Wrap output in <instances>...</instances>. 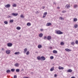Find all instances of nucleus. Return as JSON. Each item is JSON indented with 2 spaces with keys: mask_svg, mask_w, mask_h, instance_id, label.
Returning <instances> with one entry per match:
<instances>
[{
  "mask_svg": "<svg viewBox=\"0 0 78 78\" xmlns=\"http://www.w3.org/2000/svg\"><path fill=\"white\" fill-rule=\"evenodd\" d=\"M55 31L56 33L57 34H63V32L59 30H56Z\"/></svg>",
  "mask_w": 78,
  "mask_h": 78,
  "instance_id": "1",
  "label": "nucleus"
},
{
  "mask_svg": "<svg viewBox=\"0 0 78 78\" xmlns=\"http://www.w3.org/2000/svg\"><path fill=\"white\" fill-rule=\"evenodd\" d=\"M71 6L69 4H66L65 8L66 9H69V8H70Z\"/></svg>",
  "mask_w": 78,
  "mask_h": 78,
  "instance_id": "2",
  "label": "nucleus"
},
{
  "mask_svg": "<svg viewBox=\"0 0 78 78\" xmlns=\"http://www.w3.org/2000/svg\"><path fill=\"white\" fill-rule=\"evenodd\" d=\"M11 14L13 16H17L18 15V13H12Z\"/></svg>",
  "mask_w": 78,
  "mask_h": 78,
  "instance_id": "3",
  "label": "nucleus"
},
{
  "mask_svg": "<svg viewBox=\"0 0 78 78\" xmlns=\"http://www.w3.org/2000/svg\"><path fill=\"white\" fill-rule=\"evenodd\" d=\"M12 44L11 43H10L7 44L8 47H12Z\"/></svg>",
  "mask_w": 78,
  "mask_h": 78,
  "instance_id": "4",
  "label": "nucleus"
},
{
  "mask_svg": "<svg viewBox=\"0 0 78 78\" xmlns=\"http://www.w3.org/2000/svg\"><path fill=\"white\" fill-rule=\"evenodd\" d=\"M11 6V5L10 4H7L6 5H5V7L6 8H9Z\"/></svg>",
  "mask_w": 78,
  "mask_h": 78,
  "instance_id": "5",
  "label": "nucleus"
},
{
  "mask_svg": "<svg viewBox=\"0 0 78 78\" xmlns=\"http://www.w3.org/2000/svg\"><path fill=\"white\" fill-rule=\"evenodd\" d=\"M51 39V37L50 36H48L47 37V39L49 41Z\"/></svg>",
  "mask_w": 78,
  "mask_h": 78,
  "instance_id": "6",
  "label": "nucleus"
},
{
  "mask_svg": "<svg viewBox=\"0 0 78 78\" xmlns=\"http://www.w3.org/2000/svg\"><path fill=\"white\" fill-rule=\"evenodd\" d=\"M47 14V12H45L44 13V15L43 16V18H44V17H45L46 16V15Z\"/></svg>",
  "mask_w": 78,
  "mask_h": 78,
  "instance_id": "7",
  "label": "nucleus"
},
{
  "mask_svg": "<svg viewBox=\"0 0 78 78\" xmlns=\"http://www.w3.org/2000/svg\"><path fill=\"white\" fill-rule=\"evenodd\" d=\"M41 58L42 59H41L42 61H44V60H45V58L43 56H41Z\"/></svg>",
  "mask_w": 78,
  "mask_h": 78,
  "instance_id": "8",
  "label": "nucleus"
},
{
  "mask_svg": "<svg viewBox=\"0 0 78 78\" xmlns=\"http://www.w3.org/2000/svg\"><path fill=\"white\" fill-rule=\"evenodd\" d=\"M65 51H72V50L71 49H69L68 48H66L65 49Z\"/></svg>",
  "mask_w": 78,
  "mask_h": 78,
  "instance_id": "9",
  "label": "nucleus"
},
{
  "mask_svg": "<svg viewBox=\"0 0 78 78\" xmlns=\"http://www.w3.org/2000/svg\"><path fill=\"white\" fill-rule=\"evenodd\" d=\"M10 50H7L6 51V53L7 54H9L10 53Z\"/></svg>",
  "mask_w": 78,
  "mask_h": 78,
  "instance_id": "10",
  "label": "nucleus"
},
{
  "mask_svg": "<svg viewBox=\"0 0 78 78\" xmlns=\"http://www.w3.org/2000/svg\"><path fill=\"white\" fill-rule=\"evenodd\" d=\"M67 72L71 73V72H72V70L70 69H69L67 70Z\"/></svg>",
  "mask_w": 78,
  "mask_h": 78,
  "instance_id": "11",
  "label": "nucleus"
},
{
  "mask_svg": "<svg viewBox=\"0 0 78 78\" xmlns=\"http://www.w3.org/2000/svg\"><path fill=\"white\" fill-rule=\"evenodd\" d=\"M51 25V23H47V24H46V26H47V27L48 26H50Z\"/></svg>",
  "mask_w": 78,
  "mask_h": 78,
  "instance_id": "12",
  "label": "nucleus"
},
{
  "mask_svg": "<svg viewBox=\"0 0 78 78\" xmlns=\"http://www.w3.org/2000/svg\"><path fill=\"white\" fill-rule=\"evenodd\" d=\"M37 59L38 60H42V58L40 56H38L37 57Z\"/></svg>",
  "mask_w": 78,
  "mask_h": 78,
  "instance_id": "13",
  "label": "nucleus"
},
{
  "mask_svg": "<svg viewBox=\"0 0 78 78\" xmlns=\"http://www.w3.org/2000/svg\"><path fill=\"white\" fill-rule=\"evenodd\" d=\"M38 48H42V45L41 44H39L38 45Z\"/></svg>",
  "mask_w": 78,
  "mask_h": 78,
  "instance_id": "14",
  "label": "nucleus"
},
{
  "mask_svg": "<svg viewBox=\"0 0 78 78\" xmlns=\"http://www.w3.org/2000/svg\"><path fill=\"white\" fill-rule=\"evenodd\" d=\"M58 69H59V70H63V69H64V67H61V66H59V67H58Z\"/></svg>",
  "mask_w": 78,
  "mask_h": 78,
  "instance_id": "15",
  "label": "nucleus"
},
{
  "mask_svg": "<svg viewBox=\"0 0 78 78\" xmlns=\"http://www.w3.org/2000/svg\"><path fill=\"white\" fill-rule=\"evenodd\" d=\"M39 36L40 37H42L43 36V34H39Z\"/></svg>",
  "mask_w": 78,
  "mask_h": 78,
  "instance_id": "16",
  "label": "nucleus"
},
{
  "mask_svg": "<svg viewBox=\"0 0 78 78\" xmlns=\"http://www.w3.org/2000/svg\"><path fill=\"white\" fill-rule=\"evenodd\" d=\"M12 6L13 7H16V6H17V5H16V4L13 3L12 5Z\"/></svg>",
  "mask_w": 78,
  "mask_h": 78,
  "instance_id": "17",
  "label": "nucleus"
},
{
  "mask_svg": "<svg viewBox=\"0 0 78 78\" xmlns=\"http://www.w3.org/2000/svg\"><path fill=\"white\" fill-rule=\"evenodd\" d=\"M7 73H11V70H8L6 71Z\"/></svg>",
  "mask_w": 78,
  "mask_h": 78,
  "instance_id": "18",
  "label": "nucleus"
},
{
  "mask_svg": "<svg viewBox=\"0 0 78 78\" xmlns=\"http://www.w3.org/2000/svg\"><path fill=\"white\" fill-rule=\"evenodd\" d=\"M59 19H60V20H64V18H63L61 16L60 17Z\"/></svg>",
  "mask_w": 78,
  "mask_h": 78,
  "instance_id": "19",
  "label": "nucleus"
},
{
  "mask_svg": "<svg viewBox=\"0 0 78 78\" xmlns=\"http://www.w3.org/2000/svg\"><path fill=\"white\" fill-rule=\"evenodd\" d=\"M27 51V48H25L24 50V53H26Z\"/></svg>",
  "mask_w": 78,
  "mask_h": 78,
  "instance_id": "20",
  "label": "nucleus"
},
{
  "mask_svg": "<svg viewBox=\"0 0 78 78\" xmlns=\"http://www.w3.org/2000/svg\"><path fill=\"white\" fill-rule=\"evenodd\" d=\"M53 53H58V52H57V51L54 50L53 51Z\"/></svg>",
  "mask_w": 78,
  "mask_h": 78,
  "instance_id": "21",
  "label": "nucleus"
},
{
  "mask_svg": "<svg viewBox=\"0 0 78 78\" xmlns=\"http://www.w3.org/2000/svg\"><path fill=\"white\" fill-rule=\"evenodd\" d=\"M15 66L16 67H19V64L18 63H16L15 64Z\"/></svg>",
  "mask_w": 78,
  "mask_h": 78,
  "instance_id": "22",
  "label": "nucleus"
},
{
  "mask_svg": "<svg viewBox=\"0 0 78 78\" xmlns=\"http://www.w3.org/2000/svg\"><path fill=\"white\" fill-rule=\"evenodd\" d=\"M31 23H27V26H31Z\"/></svg>",
  "mask_w": 78,
  "mask_h": 78,
  "instance_id": "23",
  "label": "nucleus"
},
{
  "mask_svg": "<svg viewBox=\"0 0 78 78\" xmlns=\"http://www.w3.org/2000/svg\"><path fill=\"white\" fill-rule=\"evenodd\" d=\"M74 27L75 28H78V24H75Z\"/></svg>",
  "mask_w": 78,
  "mask_h": 78,
  "instance_id": "24",
  "label": "nucleus"
},
{
  "mask_svg": "<svg viewBox=\"0 0 78 78\" xmlns=\"http://www.w3.org/2000/svg\"><path fill=\"white\" fill-rule=\"evenodd\" d=\"M20 53V52H16L14 53V54L15 55H18V54H19Z\"/></svg>",
  "mask_w": 78,
  "mask_h": 78,
  "instance_id": "25",
  "label": "nucleus"
},
{
  "mask_svg": "<svg viewBox=\"0 0 78 78\" xmlns=\"http://www.w3.org/2000/svg\"><path fill=\"white\" fill-rule=\"evenodd\" d=\"M21 28L20 27H16L17 30H20V29H21Z\"/></svg>",
  "mask_w": 78,
  "mask_h": 78,
  "instance_id": "26",
  "label": "nucleus"
},
{
  "mask_svg": "<svg viewBox=\"0 0 78 78\" xmlns=\"http://www.w3.org/2000/svg\"><path fill=\"white\" fill-rule=\"evenodd\" d=\"M11 72H14L15 71V69H11Z\"/></svg>",
  "mask_w": 78,
  "mask_h": 78,
  "instance_id": "27",
  "label": "nucleus"
},
{
  "mask_svg": "<svg viewBox=\"0 0 78 78\" xmlns=\"http://www.w3.org/2000/svg\"><path fill=\"white\" fill-rule=\"evenodd\" d=\"M16 72H20V70L19 69H16Z\"/></svg>",
  "mask_w": 78,
  "mask_h": 78,
  "instance_id": "28",
  "label": "nucleus"
},
{
  "mask_svg": "<svg viewBox=\"0 0 78 78\" xmlns=\"http://www.w3.org/2000/svg\"><path fill=\"white\" fill-rule=\"evenodd\" d=\"M73 20L74 22H76L77 21V19L76 18H74Z\"/></svg>",
  "mask_w": 78,
  "mask_h": 78,
  "instance_id": "29",
  "label": "nucleus"
},
{
  "mask_svg": "<svg viewBox=\"0 0 78 78\" xmlns=\"http://www.w3.org/2000/svg\"><path fill=\"white\" fill-rule=\"evenodd\" d=\"M54 70V67H53L51 69H50V71L52 72V71H53Z\"/></svg>",
  "mask_w": 78,
  "mask_h": 78,
  "instance_id": "30",
  "label": "nucleus"
},
{
  "mask_svg": "<svg viewBox=\"0 0 78 78\" xmlns=\"http://www.w3.org/2000/svg\"><path fill=\"white\" fill-rule=\"evenodd\" d=\"M50 58L51 59H53L54 58V57L53 56H51Z\"/></svg>",
  "mask_w": 78,
  "mask_h": 78,
  "instance_id": "31",
  "label": "nucleus"
},
{
  "mask_svg": "<svg viewBox=\"0 0 78 78\" xmlns=\"http://www.w3.org/2000/svg\"><path fill=\"white\" fill-rule=\"evenodd\" d=\"M14 22V20H10V23H12Z\"/></svg>",
  "mask_w": 78,
  "mask_h": 78,
  "instance_id": "32",
  "label": "nucleus"
},
{
  "mask_svg": "<svg viewBox=\"0 0 78 78\" xmlns=\"http://www.w3.org/2000/svg\"><path fill=\"white\" fill-rule=\"evenodd\" d=\"M60 44H61V45H64V42H62Z\"/></svg>",
  "mask_w": 78,
  "mask_h": 78,
  "instance_id": "33",
  "label": "nucleus"
},
{
  "mask_svg": "<svg viewBox=\"0 0 78 78\" xmlns=\"http://www.w3.org/2000/svg\"><path fill=\"white\" fill-rule=\"evenodd\" d=\"M20 17H21V18H24V16H23V15H21L20 16Z\"/></svg>",
  "mask_w": 78,
  "mask_h": 78,
  "instance_id": "34",
  "label": "nucleus"
},
{
  "mask_svg": "<svg viewBox=\"0 0 78 78\" xmlns=\"http://www.w3.org/2000/svg\"><path fill=\"white\" fill-rule=\"evenodd\" d=\"M4 23L5 24H6V25H7V24H8V22L6 21H4Z\"/></svg>",
  "mask_w": 78,
  "mask_h": 78,
  "instance_id": "35",
  "label": "nucleus"
},
{
  "mask_svg": "<svg viewBox=\"0 0 78 78\" xmlns=\"http://www.w3.org/2000/svg\"><path fill=\"white\" fill-rule=\"evenodd\" d=\"M77 6H78V5H75L74 6V8H76V7H77Z\"/></svg>",
  "mask_w": 78,
  "mask_h": 78,
  "instance_id": "36",
  "label": "nucleus"
},
{
  "mask_svg": "<svg viewBox=\"0 0 78 78\" xmlns=\"http://www.w3.org/2000/svg\"><path fill=\"white\" fill-rule=\"evenodd\" d=\"M29 54H30V53L29 52V51H28L26 53V55H29Z\"/></svg>",
  "mask_w": 78,
  "mask_h": 78,
  "instance_id": "37",
  "label": "nucleus"
},
{
  "mask_svg": "<svg viewBox=\"0 0 78 78\" xmlns=\"http://www.w3.org/2000/svg\"><path fill=\"white\" fill-rule=\"evenodd\" d=\"M75 43L76 44H78V41H75Z\"/></svg>",
  "mask_w": 78,
  "mask_h": 78,
  "instance_id": "38",
  "label": "nucleus"
},
{
  "mask_svg": "<svg viewBox=\"0 0 78 78\" xmlns=\"http://www.w3.org/2000/svg\"><path fill=\"white\" fill-rule=\"evenodd\" d=\"M44 39H47V36H44Z\"/></svg>",
  "mask_w": 78,
  "mask_h": 78,
  "instance_id": "39",
  "label": "nucleus"
},
{
  "mask_svg": "<svg viewBox=\"0 0 78 78\" xmlns=\"http://www.w3.org/2000/svg\"><path fill=\"white\" fill-rule=\"evenodd\" d=\"M71 44L72 45H74V44H75V43L74 42H72V43H71Z\"/></svg>",
  "mask_w": 78,
  "mask_h": 78,
  "instance_id": "40",
  "label": "nucleus"
},
{
  "mask_svg": "<svg viewBox=\"0 0 78 78\" xmlns=\"http://www.w3.org/2000/svg\"><path fill=\"white\" fill-rule=\"evenodd\" d=\"M57 76V75L55 74L54 75V77H56Z\"/></svg>",
  "mask_w": 78,
  "mask_h": 78,
  "instance_id": "41",
  "label": "nucleus"
},
{
  "mask_svg": "<svg viewBox=\"0 0 78 78\" xmlns=\"http://www.w3.org/2000/svg\"><path fill=\"white\" fill-rule=\"evenodd\" d=\"M11 17V16H9V15L8 16V18H10Z\"/></svg>",
  "mask_w": 78,
  "mask_h": 78,
  "instance_id": "42",
  "label": "nucleus"
},
{
  "mask_svg": "<svg viewBox=\"0 0 78 78\" xmlns=\"http://www.w3.org/2000/svg\"><path fill=\"white\" fill-rule=\"evenodd\" d=\"M14 78H17V76H14Z\"/></svg>",
  "mask_w": 78,
  "mask_h": 78,
  "instance_id": "43",
  "label": "nucleus"
},
{
  "mask_svg": "<svg viewBox=\"0 0 78 78\" xmlns=\"http://www.w3.org/2000/svg\"><path fill=\"white\" fill-rule=\"evenodd\" d=\"M49 48L50 49H52V47H50Z\"/></svg>",
  "mask_w": 78,
  "mask_h": 78,
  "instance_id": "44",
  "label": "nucleus"
},
{
  "mask_svg": "<svg viewBox=\"0 0 78 78\" xmlns=\"http://www.w3.org/2000/svg\"><path fill=\"white\" fill-rule=\"evenodd\" d=\"M38 13H39V12H38V11H37V12H36V14H38Z\"/></svg>",
  "mask_w": 78,
  "mask_h": 78,
  "instance_id": "45",
  "label": "nucleus"
},
{
  "mask_svg": "<svg viewBox=\"0 0 78 78\" xmlns=\"http://www.w3.org/2000/svg\"><path fill=\"white\" fill-rule=\"evenodd\" d=\"M71 78H75V77L73 76V77H72Z\"/></svg>",
  "mask_w": 78,
  "mask_h": 78,
  "instance_id": "46",
  "label": "nucleus"
},
{
  "mask_svg": "<svg viewBox=\"0 0 78 78\" xmlns=\"http://www.w3.org/2000/svg\"><path fill=\"white\" fill-rule=\"evenodd\" d=\"M45 8V7L43 6V9H44Z\"/></svg>",
  "mask_w": 78,
  "mask_h": 78,
  "instance_id": "47",
  "label": "nucleus"
},
{
  "mask_svg": "<svg viewBox=\"0 0 78 78\" xmlns=\"http://www.w3.org/2000/svg\"><path fill=\"white\" fill-rule=\"evenodd\" d=\"M41 31H43V29H41Z\"/></svg>",
  "mask_w": 78,
  "mask_h": 78,
  "instance_id": "48",
  "label": "nucleus"
},
{
  "mask_svg": "<svg viewBox=\"0 0 78 78\" xmlns=\"http://www.w3.org/2000/svg\"><path fill=\"white\" fill-rule=\"evenodd\" d=\"M2 50H4V49H3V48H2Z\"/></svg>",
  "mask_w": 78,
  "mask_h": 78,
  "instance_id": "49",
  "label": "nucleus"
},
{
  "mask_svg": "<svg viewBox=\"0 0 78 78\" xmlns=\"http://www.w3.org/2000/svg\"><path fill=\"white\" fill-rule=\"evenodd\" d=\"M54 4H56V3H55V2H54Z\"/></svg>",
  "mask_w": 78,
  "mask_h": 78,
  "instance_id": "50",
  "label": "nucleus"
},
{
  "mask_svg": "<svg viewBox=\"0 0 78 78\" xmlns=\"http://www.w3.org/2000/svg\"><path fill=\"white\" fill-rule=\"evenodd\" d=\"M33 73V72H31V73Z\"/></svg>",
  "mask_w": 78,
  "mask_h": 78,
  "instance_id": "51",
  "label": "nucleus"
},
{
  "mask_svg": "<svg viewBox=\"0 0 78 78\" xmlns=\"http://www.w3.org/2000/svg\"><path fill=\"white\" fill-rule=\"evenodd\" d=\"M57 8H59V7H57Z\"/></svg>",
  "mask_w": 78,
  "mask_h": 78,
  "instance_id": "52",
  "label": "nucleus"
},
{
  "mask_svg": "<svg viewBox=\"0 0 78 78\" xmlns=\"http://www.w3.org/2000/svg\"><path fill=\"white\" fill-rule=\"evenodd\" d=\"M63 12H64V11H63Z\"/></svg>",
  "mask_w": 78,
  "mask_h": 78,
  "instance_id": "53",
  "label": "nucleus"
},
{
  "mask_svg": "<svg viewBox=\"0 0 78 78\" xmlns=\"http://www.w3.org/2000/svg\"><path fill=\"white\" fill-rule=\"evenodd\" d=\"M35 53H37V52H35Z\"/></svg>",
  "mask_w": 78,
  "mask_h": 78,
  "instance_id": "54",
  "label": "nucleus"
}]
</instances>
